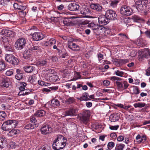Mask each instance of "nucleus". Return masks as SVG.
I'll use <instances>...</instances> for the list:
<instances>
[{
  "label": "nucleus",
  "mask_w": 150,
  "mask_h": 150,
  "mask_svg": "<svg viewBox=\"0 0 150 150\" xmlns=\"http://www.w3.org/2000/svg\"><path fill=\"white\" fill-rule=\"evenodd\" d=\"M66 145L64 141V137L62 135H59L52 144V148L54 150H59L63 148Z\"/></svg>",
  "instance_id": "nucleus-1"
},
{
  "label": "nucleus",
  "mask_w": 150,
  "mask_h": 150,
  "mask_svg": "<svg viewBox=\"0 0 150 150\" xmlns=\"http://www.w3.org/2000/svg\"><path fill=\"white\" fill-rule=\"evenodd\" d=\"M18 122L15 120H9L5 122L1 126V129L4 131L7 130L6 125L9 126L10 129L15 128L18 125Z\"/></svg>",
  "instance_id": "nucleus-2"
},
{
  "label": "nucleus",
  "mask_w": 150,
  "mask_h": 150,
  "mask_svg": "<svg viewBox=\"0 0 150 150\" xmlns=\"http://www.w3.org/2000/svg\"><path fill=\"white\" fill-rule=\"evenodd\" d=\"M26 42V40L25 38H20L15 42V47L16 50H21L24 47Z\"/></svg>",
  "instance_id": "nucleus-3"
},
{
  "label": "nucleus",
  "mask_w": 150,
  "mask_h": 150,
  "mask_svg": "<svg viewBox=\"0 0 150 150\" xmlns=\"http://www.w3.org/2000/svg\"><path fill=\"white\" fill-rule=\"evenodd\" d=\"M90 116V112L89 110H86L79 116L80 120L85 124H86L89 121Z\"/></svg>",
  "instance_id": "nucleus-4"
},
{
  "label": "nucleus",
  "mask_w": 150,
  "mask_h": 150,
  "mask_svg": "<svg viewBox=\"0 0 150 150\" xmlns=\"http://www.w3.org/2000/svg\"><path fill=\"white\" fill-rule=\"evenodd\" d=\"M120 12L122 14L129 16L132 14V9L130 7L126 5L122 6L120 9Z\"/></svg>",
  "instance_id": "nucleus-5"
},
{
  "label": "nucleus",
  "mask_w": 150,
  "mask_h": 150,
  "mask_svg": "<svg viewBox=\"0 0 150 150\" xmlns=\"http://www.w3.org/2000/svg\"><path fill=\"white\" fill-rule=\"evenodd\" d=\"M145 2L144 1L138 0L135 3L136 8L139 12L142 11H146V7L145 5Z\"/></svg>",
  "instance_id": "nucleus-6"
},
{
  "label": "nucleus",
  "mask_w": 150,
  "mask_h": 150,
  "mask_svg": "<svg viewBox=\"0 0 150 150\" xmlns=\"http://www.w3.org/2000/svg\"><path fill=\"white\" fill-rule=\"evenodd\" d=\"M79 4L76 2H74L70 3L68 6L69 10L72 11H79L80 8Z\"/></svg>",
  "instance_id": "nucleus-7"
},
{
  "label": "nucleus",
  "mask_w": 150,
  "mask_h": 150,
  "mask_svg": "<svg viewBox=\"0 0 150 150\" xmlns=\"http://www.w3.org/2000/svg\"><path fill=\"white\" fill-rule=\"evenodd\" d=\"M106 16L109 20H114L117 18V15L114 11L109 10L106 12Z\"/></svg>",
  "instance_id": "nucleus-8"
},
{
  "label": "nucleus",
  "mask_w": 150,
  "mask_h": 150,
  "mask_svg": "<svg viewBox=\"0 0 150 150\" xmlns=\"http://www.w3.org/2000/svg\"><path fill=\"white\" fill-rule=\"evenodd\" d=\"M52 130V128L49 125L43 124L40 129V131L41 133L43 134H47L51 133Z\"/></svg>",
  "instance_id": "nucleus-9"
},
{
  "label": "nucleus",
  "mask_w": 150,
  "mask_h": 150,
  "mask_svg": "<svg viewBox=\"0 0 150 150\" xmlns=\"http://www.w3.org/2000/svg\"><path fill=\"white\" fill-rule=\"evenodd\" d=\"M77 112L78 109L77 108H71L65 111V116H76Z\"/></svg>",
  "instance_id": "nucleus-10"
},
{
  "label": "nucleus",
  "mask_w": 150,
  "mask_h": 150,
  "mask_svg": "<svg viewBox=\"0 0 150 150\" xmlns=\"http://www.w3.org/2000/svg\"><path fill=\"white\" fill-rule=\"evenodd\" d=\"M98 21L100 24L104 25L107 24L109 22L108 18L105 16H100L98 18Z\"/></svg>",
  "instance_id": "nucleus-11"
},
{
  "label": "nucleus",
  "mask_w": 150,
  "mask_h": 150,
  "mask_svg": "<svg viewBox=\"0 0 150 150\" xmlns=\"http://www.w3.org/2000/svg\"><path fill=\"white\" fill-rule=\"evenodd\" d=\"M91 8L94 10L98 12H102L103 9L101 5L98 3H93L90 5Z\"/></svg>",
  "instance_id": "nucleus-12"
},
{
  "label": "nucleus",
  "mask_w": 150,
  "mask_h": 150,
  "mask_svg": "<svg viewBox=\"0 0 150 150\" xmlns=\"http://www.w3.org/2000/svg\"><path fill=\"white\" fill-rule=\"evenodd\" d=\"M44 35L41 33H35L32 35V38L34 40L38 41L43 39Z\"/></svg>",
  "instance_id": "nucleus-13"
},
{
  "label": "nucleus",
  "mask_w": 150,
  "mask_h": 150,
  "mask_svg": "<svg viewBox=\"0 0 150 150\" xmlns=\"http://www.w3.org/2000/svg\"><path fill=\"white\" fill-rule=\"evenodd\" d=\"M11 82L10 79L7 78L2 79V82L0 83V86L3 87H8L11 85Z\"/></svg>",
  "instance_id": "nucleus-14"
},
{
  "label": "nucleus",
  "mask_w": 150,
  "mask_h": 150,
  "mask_svg": "<svg viewBox=\"0 0 150 150\" xmlns=\"http://www.w3.org/2000/svg\"><path fill=\"white\" fill-rule=\"evenodd\" d=\"M0 33L2 35L8 37H12L14 35L13 32L9 30L3 29L1 30Z\"/></svg>",
  "instance_id": "nucleus-15"
},
{
  "label": "nucleus",
  "mask_w": 150,
  "mask_h": 150,
  "mask_svg": "<svg viewBox=\"0 0 150 150\" xmlns=\"http://www.w3.org/2000/svg\"><path fill=\"white\" fill-rule=\"evenodd\" d=\"M68 48L74 51H78L80 50V47L75 43L69 42L68 44Z\"/></svg>",
  "instance_id": "nucleus-16"
},
{
  "label": "nucleus",
  "mask_w": 150,
  "mask_h": 150,
  "mask_svg": "<svg viewBox=\"0 0 150 150\" xmlns=\"http://www.w3.org/2000/svg\"><path fill=\"white\" fill-rule=\"evenodd\" d=\"M120 115L119 113H115L110 115V120L111 122H115L118 120L120 118Z\"/></svg>",
  "instance_id": "nucleus-17"
},
{
  "label": "nucleus",
  "mask_w": 150,
  "mask_h": 150,
  "mask_svg": "<svg viewBox=\"0 0 150 150\" xmlns=\"http://www.w3.org/2000/svg\"><path fill=\"white\" fill-rule=\"evenodd\" d=\"M113 62L117 63V66L119 67L128 63L129 62V60L128 59H115Z\"/></svg>",
  "instance_id": "nucleus-18"
},
{
  "label": "nucleus",
  "mask_w": 150,
  "mask_h": 150,
  "mask_svg": "<svg viewBox=\"0 0 150 150\" xmlns=\"http://www.w3.org/2000/svg\"><path fill=\"white\" fill-rule=\"evenodd\" d=\"M3 42L6 50L8 51H12V49L7 39L6 38L3 39Z\"/></svg>",
  "instance_id": "nucleus-19"
},
{
  "label": "nucleus",
  "mask_w": 150,
  "mask_h": 150,
  "mask_svg": "<svg viewBox=\"0 0 150 150\" xmlns=\"http://www.w3.org/2000/svg\"><path fill=\"white\" fill-rule=\"evenodd\" d=\"M141 57L142 58H148L150 57V49H146L142 53Z\"/></svg>",
  "instance_id": "nucleus-20"
},
{
  "label": "nucleus",
  "mask_w": 150,
  "mask_h": 150,
  "mask_svg": "<svg viewBox=\"0 0 150 150\" xmlns=\"http://www.w3.org/2000/svg\"><path fill=\"white\" fill-rule=\"evenodd\" d=\"M80 13L83 15L86 16L88 14L89 11L88 9L85 6H82L80 7Z\"/></svg>",
  "instance_id": "nucleus-21"
},
{
  "label": "nucleus",
  "mask_w": 150,
  "mask_h": 150,
  "mask_svg": "<svg viewBox=\"0 0 150 150\" xmlns=\"http://www.w3.org/2000/svg\"><path fill=\"white\" fill-rule=\"evenodd\" d=\"M88 93L85 92L83 93L82 96L80 97L78 99L80 101H87L90 100V99L88 98Z\"/></svg>",
  "instance_id": "nucleus-22"
},
{
  "label": "nucleus",
  "mask_w": 150,
  "mask_h": 150,
  "mask_svg": "<svg viewBox=\"0 0 150 150\" xmlns=\"http://www.w3.org/2000/svg\"><path fill=\"white\" fill-rule=\"evenodd\" d=\"M20 132V131L19 129H14L10 131L7 134L9 137H12L14 135L19 134Z\"/></svg>",
  "instance_id": "nucleus-23"
},
{
  "label": "nucleus",
  "mask_w": 150,
  "mask_h": 150,
  "mask_svg": "<svg viewBox=\"0 0 150 150\" xmlns=\"http://www.w3.org/2000/svg\"><path fill=\"white\" fill-rule=\"evenodd\" d=\"M32 54L31 50H25L24 52L23 57L24 59H27L30 57Z\"/></svg>",
  "instance_id": "nucleus-24"
},
{
  "label": "nucleus",
  "mask_w": 150,
  "mask_h": 150,
  "mask_svg": "<svg viewBox=\"0 0 150 150\" xmlns=\"http://www.w3.org/2000/svg\"><path fill=\"white\" fill-rule=\"evenodd\" d=\"M45 114V112L43 110H37L34 114V115L37 117H41L44 116Z\"/></svg>",
  "instance_id": "nucleus-25"
},
{
  "label": "nucleus",
  "mask_w": 150,
  "mask_h": 150,
  "mask_svg": "<svg viewBox=\"0 0 150 150\" xmlns=\"http://www.w3.org/2000/svg\"><path fill=\"white\" fill-rule=\"evenodd\" d=\"M6 142V139L3 136H0V148H4V144Z\"/></svg>",
  "instance_id": "nucleus-26"
},
{
  "label": "nucleus",
  "mask_w": 150,
  "mask_h": 150,
  "mask_svg": "<svg viewBox=\"0 0 150 150\" xmlns=\"http://www.w3.org/2000/svg\"><path fill=\"white\" fill-rule=\"evenodd\" d=\"M136 43L138 46L142 47H143L145 45V40L143 39L140 38L137 39Z\"/></svg>",
  "instance_id": "nucleus-27"
},
{
  "label": "nucleus",
  "mask_w": 150,
  "mask_h": 150,
  "mask_svg": "<svg viewBox=\"0 0 150 150\" xmlns=\"http://www.w3.org/2000/svg\"><path fill=\"white\" fill-rule=\"evenodd\" d=\"M133 21L135 22L140 23L144 21V20L138 16L134 15L132 17Z\"/></svg>",
  "instance_id": "nucleus-28"
},
{
  "label": "nucleus",
  "mask_w": 150,
  "mask_h": 150,
  "mask_svg": "<svg viewBox=\"0 0 150 150\" xmlns=\"http://www.w3.org/2000/svg\"><path fill=\"white\" fill-rule=\"evenodd\" d=\"M138 143L144 142L146 140V137L144 136L141 137L139 134L138 135L136 138Z\"/></svg>",
  "instance_id": "nucleus-29"
},
{
  "label": "nucleus",
  "mask_w": 150,
  "mask_h": 150,
  "mask_svg": "<svg viewBox=\"0 0 150 150\" xmlns=\"http://www.w3.org/2000/svg\"><path fill=\"white\" fill-rule=\"evenodd\" d=\"M23 68L26 72L29 73L31 72L34 69V67L32 66H26L24 67Z\"/></svg>",
  "instance_id": "nucleus-30"
},
{
  "label": "nucleus",
  "mask_w": 150,
  "mask_h": 150,
  "mask_svg": "<svg viewBox=\"0 0 150 150\" xmlns=\"http://www.w3.org/2000/svg\"><path fill=\"white\" fill-rule=\"evenodd\" d=\"M47 61L46 60H41L37 62L36 65L38 67H46L47 66Z\"/></svg>",
  "instance_id": "nucleus-31"
},
{
  "label": "nucleus",
  "mask_w": 150,
  "mask_h": 150,
  "mask_svg": "<svg viewBox=\"0 0 150 150\" xmlns=\"http://www.w3.org/2000/svg\"><path fill=\"white\" fill-rule=\"evenodd\" d=\"M89 25L92 28V29L93 30H100L102 28L101 26L95 24L94 23H91Z\"/></svg>",
  "instance_id": "nucleus-32"
},
{
  "label": "nucleus",
  "mask_w": 150,
  "mask_h": 150,
  "mask_svg": "<svg viewBox=\"0 0 150 150\" xmlns=\"http://www.w3.org/2000/svg\"><path fill=\"white\" fill-rule=\"evenodd\" d=\"M13 58V55L6 54L5 55V59L7 62L11 63Z\"/></svg>",
  "instance_id": "nucleus-33"
},
{
  "label": "nucleus",
  "mask_w": 150,
  "mask_h": 150,
  "mask_svg": "<svg viewBox=\"0 0 150 150\" xmlns=\"http://www.w3.org/2000/svg\"><path fill=\"white\" fill-rule=\"evenodd\" d=\"M36 79V76L35 75H32L29 77L28 81L32 84H34L35 83Z\"/></svg>",
  "instance_id": "nucleus-34"
},
{
  "label": "nucleus",
  "mask_w": 150,
  "mask_h": 150,
  "mask_svg": "<svg viewBox=\"0 0 150 150\" xmlns=\"http://www.w3.org/2000/svg\"><path fill=\"white\" fill-rule=\"evenodd\" d=\"M17 74L15 76L16 78L18 80H21L23 78V74L21 72V71L19 69H17L16 70Z\"/></svg>",
  "instance_id": "nucleus-35"
},
{
  "label": "nucleus",
  "mask_w": 150,
  "mask_h": 150,
  "mask_svg": "<svg viewBox=\"0 0 150 150\" xmlns=\"http://www.w3.org/2000/svg\"><path fill=\"white\" fill-rule=\"evenodd\" d=\"M63 22L64 25L66 26H69L72 23L70 19L67 18H65Z\"/></svg>",
  "instance_id": "nucleus-36"
},
{
  "label": "nucleus",
  "mask_w": 150,
  "mask_h": 150,
  "mask_svg": "<svg viewBox=\"0 0 150 150\" xmlns=\"http://www.w3.org/2000/svg\"><path fill=\"white\" fill-rule=\"evenodd\" d=\"M6 117V115L5 112L4 111H0V120L3 121Z\"/></svg>",
  "instance_id": "nucleus-37"
},
{
  "label": "nucleus",
  "mask_w": 150,
  "mask_h": 150,
  "mask_svg": "<svg viewBox=\"0 0 150 150\" xmlns=\"http://www.w3.org/2000/svg\"><path fill=\"white\" fill-rule=\"evenodd\" d=\"M34 127L35 126L34 125L29 123L25 125L24 127V128L25 129L28 130L33 129Z\"/></svg>",
  "instance_id": "nucleus-38"
},
{
  "label": "nucleus",
  "mask_w": 150,
  "mask_h": 150,
  "mask_svg": "<svg viewBox=\"0 0 150 150\" xmlns=\"http://www.w3.org/2000/svg\"><path fill=\"white\" fill-rule=\"evenodd\" d=\"M133 105L136 108L137 107L141 108L145 106L146 104L144 103H137L134 104Z\"/></svg>",
  "instance_id": "nucleus-39"
},
{
  "label": "nucleus",
  "mask_w": 150,
  "mask_h": 150,
  "mask_svg": "<svg viewBox=\"0 0 150 150\" xmlns=\"http://www.w3.org/2000/svg\"><path fill=\"white\" fill-rule=\"evenodd\" d=\"M49 79L50 81L54 82L57 81L58 76L57 75H53L50 76Z\"/></svg>",
  "instance_id": "nucleus-40"
},
{
  "label": "nucleus",
  "mask_w": 150,
  "mask_h": 150,
  "mask_svg": "<svg viewBox=\"0 0 150 150\" xmlns=\"http://www.w3.org/2000/svg\"><path fill=\"white\" fill-rule=\"evenodd\" d=\"M129 86L127 82L126 81H123L122 85V87H121V90H123L127 89Z\"/></svg>",
  "instance_id": "nucleus-41"
},
{
  "label": "nucleus",
  "mask_w": 150,
  "mask_h": 150,
  "mask_svg": "<svg viewBox=\"0 0 150 150\" xmlns=\"http://www.w3.org/2000/svg\"><path fill=\"white\" fill-rule=\"evenodd\" d=\"M119 1L117 0H113L111 1L110 3V6L112 8L116 7Z\"/></svg>",
  "instance_id": "nucleus-42"
},
{
  "label": "nucleus",
  "mask_w": 150,
  "mask_h": 150,
  "mask_svg": "<svg viewBox=\"0 0 150 150\" xmlns=\"http://www.w3.org/2000/svg\"><path fill=\"white\" fill-rule=\"evenodd\" d=\"M125 145L122 144H117L115 148V150H122L123 149Z\"/></svg>",
  "instance_id": "nucleus-43"
},
{
  "label": "nucleus",
  "mask_w": 150,
  "mask_h": 150,
  "mask_svg": "<svg viewBox=\"0 0 150 150\" xmlns=\"http://www.w3.org/2000/svg\"><path fill=\"white\" fill-rule=\"evenodd\" d=\"M19 62V61L18 59L13 56V58L12 59L11 64L13 65H17L18 64Z\"/></svg>",
  "instance_id": "nucleus-44"
},
{
  "label": "nucleus",
  "mask_w": 150,
  "mask_h": 150,
  "mask_svg": "<svg viewBox=\"0 0 150 150\" xmlns=\"http://www.w3.org/2000/svg\"><path fill=\"white\" fill-rule=\"evenodd\" d=\"M145 2V5L146 7V11H150V0L147 1Z\"/></svg>",
  "instance_id": "nucleus-45"
},
{
  "label": "nucleus",
  "mask_w": 150,
  "mask_h": 150,
  "mask_svg": "<svg viewBox=\"0 0 150 150\" xmlns=\"http://www.w3.org/2000/svg\"><path fill=\"white\" fill-rule=\"evenodd\" d=\"M132 91L133 93L136 95L140 93L139 88L136 86L133 87Z\"/></svg>",
  "instance_id": "nucleus-46"
},
{
  "label": "nucleus",
  "mask_w": 150,
  "mask_h": 150,
  "mask_svg": "<svg viewBox=\"0 0 150 150\" xmlns=\"http://www.w3.org/2000/svg\"><path fill=\"white\" fill-rule=\"evenodd\" d=\"M56 42V40L54 38L51 39L49 41L47 42L46 43L49 46H51L55 44Z\"/></svg>",
  "instance_id": "nucleus-47"
},
{
  "label": "nucleus",
  "mask_w": 150,
  "mask_h": 150,
  "mask_svg": "<svg viewBox=\"0 0 150 150\" xmlns=\"http://www.w3.org/2000/svg\"><path fill=\"white\" fill-rule=\"evenodd\" d=\"M122 83L123 81H116L115 82V83L117 87V89L119 90H121V87H122Z\"/></svg>",
  "instance_id": "nucleus-48"
},
{
  "label": "nucleus",
  "mask_w": 150,
  "mask_h": 150,
  "mask_svg": "<svg viewBox=\"0 0 150 150\" xmlns=\"http://www.w3.org/2000/svg\"><path fill=\"white\" fill-rule=\"evenodd\" d=\"M5 68V64L3 60H0V71L4 70Z\"/></svg>",
  "instance_id": "nucleus-49"
},
{
  "label": "nucleus",
  "mask_w": 150,
  "mask_h": 150,
  "mask_svg": "<svg viewBox=\"0 0 150 150\" xmlns=\"http://www.w3.org/2000/svg\"><path fill=\"white\" fill-rule=\"evenodd\" d=\"M124 72L122 71H119L117 70L115 71V74L117 76L122 77L124 75Z\"/></svg>",
  "instance_id": "nucleus-50"
},
{
  "label": "nucleus",
  "mask_w": 150,
  "mask_h": 150,
  "mask_svg": "<svg viewBox=\"0 0 150 150\" xmlns=\"http://www.w3.org/2000/svg\"><path fill=\"white\" fill-rule=\"evenodd\" d=\"M52 103L57 107L60 105L59 102L57 99L53 100L52 101Z\"/></svg>",
  "instance_id": "nucleus-51"
},
{
  "label": "nucleus",
  "mask_w": 150,
  "mask_h": 150,
  "mask_svg": "<svg viewBox=\"0 0 150 150\" xmlns=\"http://www.w3.org/2000/svg\"><path fill=\"white\" fill-rule=\"evenodd\" d=\"M38 84L41 86H47L48 85H49L50 84L48 83H45L44 81L41 80H39L38 81Z\"/></svg>",
  "instance_id": "nucleus-52"
},
{
  "label": "nucleus",
  "mask_w": 150,
  "mask_h": 150,
  "mask_svg": "<svg viewBox=\"0 0 150 150\" xmlns=\"http://www.w3.org/2000/svg\"><path fill=\"white\" fill-rule=\"evenodd\" d=\"M31 50H39L40 49V47L38 46H31L30 48Z\"/></svg>",
  "instance_id": "nucleus-53"
},
{
  "label": "nucleus",
  "mask_w": 150,
  "mask_h": 150,
  "mask_svg": "<svg viewBox=\"0 0 150 150\" xmlns=\"http://www.w3.org/2000/svg\"><path fill=\"white\" fill-rule=\"evenodd\" d=\"M18 13L19 15L22 17L25 16L26 15V13L24 11H18Z\"/></svg>",
  "instance_id": "nucleus-54"
},
{
  "label": "nucleus",
  "mask_w": 150,
  "mask_h": 150,
  "mask_svg": "<svg viewBox=\"0 0 150 150\" xmlns=\"http://www.w3.org/2000/svg\"><path fill=\"white\" fill-rule=\"evenodd\" d=\"M13 72L12 70H9L7 71L5 73L6 75L9 76L13 74Z\"/></svg>",
  "instance_id": "nucleus-55"
},
{
  "label": "nucleus",
  "mask_w": 150,
  "mask_h": 150,
  "mask_svg": "<svg viewBox=\"0 0 150 150\" xmlns=\"http://www.w3.org/2000/svg\"><path fill=\"white\" fill-rule=\"evenodd\" d=\"M103 83L104 86H107L110 85V82L108 80H105L103 81Z\"/></svg>",
  "instance_id": "nucleus-56"
},
{
  "label": "nucleus",
  "mask_w": 150,
  "mask_h": 150,
  "mask_svg": "<svg viewBox=\"0 0 150 150\" xmlns=\"http://www.w3.org/2000/svg\"><path fill=\"white\" fill-rule=\"evenodd\" d=\"M119 127L118 125L116 126H110L109 128L112 130H117Z\"/></svg>",
  "instance_id": "nucleus-57"
},
{
  "label": "nucleus",
  "mask_w": 150,
  "mask_h": 150,
  "mask_svg": "<svg viewBox=\"0 0 150 150\" xmlns=\"http://www.w3.org/2000/svg\"><path fill=\"white\" fill-rule=\"evenodd\" d=\"M36 28V27L35 26H33L30 29H28V32H30V34H29V35H31L32 33L33 32V31Z\"/></svg>",
  "instance_id": "nucleus-58"
},
{
  "label": "nucleus",
  "mask_w": 150,
  "mask_h": 150,
  "mask_svg": "<svg viewBox=\"0 0 150 150\" xmlns=\"http://www.w3.org/2000/svg\"><path fill=\"white\" fill-rule=\"evenodd\" d=\"M137 53L135 51L132 50L130 52V56L132 57H135Z\"/></svg>",
  "instance_id": "nucleus-59"
},
{
  "label": "nucleus",
  "mask_w": 150,
  "mask_h": 150,
  "mask_svg": "<svg viewBox=\"0 0 150 150\" xmlns=\"http://www.w3.org/2000/svg\"><path fill=\"white\" fill-rule=\"evenodd\" d=\"M115 146V143L113 142H110L108 143V147L111 148Z\"/></svg>",
  "instance_id": "nucleus-60"
},
{
  "label": "nucleus",
  "mask_w": 150,
  "mask_h": 150,
  "mask_svg": "<svg viewBox=\"0 0 150 150\" xmlns=\"http://www.w3.org/2000/svg\"><path fill=\"white\" fill-rule=\"evenodd\" d=\"M127 119L129 121H131L133 119V116L132 115H127L126 117Z\"/></svg>",
  "instance_id": "nucleus-61"
},
{
  "label": "nucleus",
  "mask_w": 150,
  "mask_h": 150,
  "mask_svg": "<svg viewBox=\"0 0 150 150\" xmlns=\"http://www.w3.org/2000/svg\"><path fill=\"white\" fill-rule=\"evenodd\" d=\"M30 121L31 122L35 123L36 122L37 120L35 117L32 116L31 117Z\"/></svg>",
  "instance_id": "nucleus-62"
},
{
  "label": "nucleus",
  "mask_w": 150,
  "mask_h": 150,
  "mask_svg": "<svg viewBox=\"0 0 150 150\" xmlns=\"http://www.w3.org/2000/svg\"><path fill=\"white\" fill-rule=\"evenodd\" d=\"M21 6V5H19L16 3H15L13 4V7L14 8L18 10L19 9Z\"/></svg>",
  "instance_id": "nucleus-63"
},
{
  "label": "nucleus",
  "mask_w": 150,
  "mask_h": 150,
  "mask_svg": "<svg viewBox=\"0 0 150 150\" xmlns=\"http://www.w3.org/2000/svg\"><path fill=\"white\" fill-rule=\"evenodd\" d=\"M67 102L69 104H71L73 103L74 100L73 98H69L67 100Z\"/></svg>",
  "instance_id": "nucleus-64"
}]
</instances>
